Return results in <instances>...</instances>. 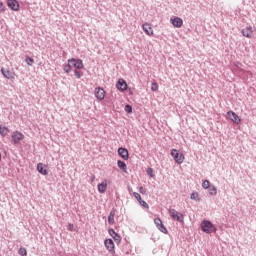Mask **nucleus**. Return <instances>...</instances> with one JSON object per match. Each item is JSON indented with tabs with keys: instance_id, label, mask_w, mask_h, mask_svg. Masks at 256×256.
Masks as SVG:
<instances>
[{
	"instance_id": "nucleus-1",
	"label": "nucleus",
	"mask_w": 256,
	"mask_h": 256,
	"mask_svg": "<svg viewBox=\"0 0 256 256\" xmlns=\"http://www.w3.org/2000/svg\"><path fill=\"white\" fill-rule=\"evenodd\" d=\"M200 229L206 235H211V233H217V226L211 222V220L204 219L200 223Z\"/></svg>"
},
{
	"instance_id": "nucleus-2",
	"label": "nucleus",
	"mask_w": 256,
	"mask_h": 256,
	"mask_svg": "<svg viewBox=\"0 0 256 256\" xmlns=\"http://www.w3.org/2000/svg\"><path fill=\"white\" fill-rule=\"evenodd\" d=\"M170 155L178 165H181L185 161V155L177 149H172Z\"/></svg>"
},
{
	"instance_id": "nucleus-3",
	"label": "nucleus",
	"mask_w": 256,
	"mask_h": 256,
	"mask_svg": "<svg viewBox=\"0 0 256 256\" xmlns=\"http://www.w3.org/2000/svg\"><path fill=\"white\" fill-rule=\"evenodd\" d=\"M168 213L171 219H173V221H177L178 223L185 222V215L181 214L180 212H177V210L171 208L168 210Z\"/></svg>"
},
{
	"instance_id": "nucleus-4",
	"label": "nucleus",
	"mask_w": 256,
	"mask_h": 256,
	"mask_svg": "<svg viewBox=\"0 0 256 256\" xmlns=\"http://www.w3.org/2000/svg\"><path fill=\"white\" fill-rule=\"evenodd\" d=\"M226 119H229V121H232V123H235L236 125H241V117H239L233 110L226 113Z\"/></svg>"
},
{
	"instance_id": "nucleus-5",
	"label": "nucleus",
	"mask_w": 256,
	"mask_h": 256,
	"mask_svg": "<svg viewBox=\"0 0 256 256\" xmlns=\"http://www.w3.org/2000/svg\"><path fill=\"white\" fill-rule=\"evenodd\" d=\"M68 63H71L72 67H75L76 70L85 69V64H83L82 59L70 58V59H68Z\"/></svg>"
},
{
	"instance_id": "nucleus-6",
	"label": "nucleus",
	"mask_w": 256,
	"mask_h": 256,
	"mask_svg": "<svg viewBox=\"0 0 256 256\" xmlns=\"http://www.w3.org/2000/svg\"><path fill=\"white\" fill-rule=\"evenodd\" d=\"M11 139L14 145H19V143L25 139V135L19 131H14L11 135Z\"/></svg>"
},
{
	"instance_id": "nucleus-7",
	"label": "nucleus",
	"mask_w": 256,
	"mask_h": 256,
	"mask_svg": "<svg viewBox=\"0 0 256 256\" xmlns=\"http://www.w3.org/2000/svg\"><path fill=\"white\" fill-rule=\"evenodd\" d=\"M104 246L106 247L107 251L111 253V255H115V242H113V239H105Z\"/></svg>"
},
{
	"instance_id": "nucleus-8",
	"label": "nucleus",
	"mask_w": 256,
	"mask_h": 256,
	"mask_svg": "<svg viewBox=\"0 0 256 256\" xmlns=\"http://www.w3.org/2000/svg\"><path fill=\"white\" fill-rule=\"evenodd\" d=\"M128 88L129 85L127 84V81L123 78H119L116 82V89H118V91H127Z\"/></svg>"
},
{
	"instance_id": "nucleus-9",
	"label": "nucleus",
	"mask_w": 256,
	"mask_h": 256,
	"mask_svg": "<svg viewBox=\"0 0 256 256\" xmlns=\"http://www.w3.org/2000/svg\"><path fill=\"white\" fill-rule=\"evenodd\" d=\"M0 71L5 79H15V72L9 70V68L2 67Z\"/></svg>"
},
{
	"instance_id": "nucleus-10",
	"label": "nucleus",
	"mask_w": 256,
	"mask_h": 256,
	"mask_svg": "<svg viewBox=\"0 0 256 256\" xmlns=\"http://www.w3.org/2000/svg\"><path fill=\"white\" fill-rule=\"evenodd\" d=\"M118 155L121 159H124V161H129V150H127V148L119 147Z\"/></svg>"
},
{
	"instance_id": "nucleus-11",
	"label": "nucleus",
	"mask_w": 256,
	"mask_h": 256,
	"mask_svg": "<svg viewBox=\"0 0 256 256\" xmlns=\"http://www.w3.org/2000/svg\"><path fill=\"white\" fill-rule=\"evenodd\" d=\"M94 95L98 101H103L105 99V90L101 87L95 88Z\"/></svg>"
},
{
	"instance_id": "nucleus-12",
	"label": "nucleus",
	"mask_w": 256,
	"mask_h": 256,
	"mask_svg": "<svg viewBox=\"0 0 256 256\" xmlns=\"http://www.w3.org/2000/svg\"><path fill=\"white\" fill-rule=\"evenodd\" d=\"M7 7L11 9V11H19L20 5L17 0H7Z\"/></svg>"
},
{
	"instance_id": "nucleus-13",
	"label": "nucleus",
	"mask_w": 256,
	"mask_h": 256,
	"mask_svg": "<svg viewBox=\"0 0 256 256\" xmlns=\"http://www.w3.org/2000/svg\"><path fill=\"white\" fill-rule=\"evenodd\" d=\"M108 233H109L110 237H112V239H114V241L117 243V245H119V243H121V235H119L117 232H115V229L109 228Z\"/></svg>"
},
{
	"instance_id": "nucleus-14",
	"label": "nucleus",
	"mask_w": 256,
	"mask_h": 256,
	"mask_svg": "<svg viewBox=\"0 0 256 256\" xmlns=\"http://www.w3.org/2000/svg\"><path fill=\"white\" fill-rule=\"evenodd\" d=\"M36 171H38L40 175H44V176L49 175V170H47V165L41 162L37 164Z\"/></svg>"
},
{
	"instance_id": "nucleus-15",
	"label": "nucleus",
	"mask_w": 256,
	"mask_h": 256,
	"mask_svg": "<svg viewBox=\"0 0 256 256\" xmlns=\"http://www.w3.org/2000/svg\"><path fill=\"white\" fill-rule=\"evenodd\" d=\"M173 27H176V29H181L183 27V19L179 17H174L170 19Z\"/></svg>"
},
{
	"instance_id": "nucleus-16",
	"label": "nucleus",
	"mask_w": 256,
	"mask_h": 256,
	"mask_svg": "<svg viewBox=\"0 0 256 256\" xmlns=\"http://www.w3.org/2000/svg\"><path fill=\"white\" fill-rule=\"evenodd\" d=\"M243 37H247V39H251L252 35H253V27L248 26L244 29H242L241 31Z\"/></svg>"
},
{
	"instance_id": "nucleus-17",
	"label": "nucleus",
	"mask_w": 256,
	"mask_h": 256,
	"mask_svg": "<svg viewBox=\"0 0 256 256\" xmlns=\"http://www.w3.org/2000/svg\"><path fill=\"white\" fill-rule=\"evenodd\" d=\"M142 29H143L144 33H146V35H148L149 37L153 36V28H151V24L144 23L142 25Z\"/></svg>"
},
{
	"instance_id": "nucleus-18",
	"label": "nucleus",
	"mask_w": 256,
	"mask_h": 256,
	"mask_svg": "<svg viewBox=\"0 0 256 256\" xmlns=\"http://www.w3.org/2000/svg\"><path fill=\"white\" fill-rule=\"evenodd\" d=\"M98 193H105L107 191V181L104 180L97 185Z\"/></svg>"
},
{
	"instance_id": "nucleus-19",
	"label": "nucleus",
	"mask_w": 256,
	"mask_h": 256,
	"mask_svg": "<svg viewBox=\"0 0 256 256\" xmlns=\"http://www.w3.org/2000/svg\"><path fill=\"white\" fill-rule=\"evenodd\" d=\"M115 213H116V210L115 208H112L109 215H108V223L110 225H114L115 224Z\"/></svg>"
},
{
	"instance_id": "nucleus-20",
	"label": "nucleus",
	"mask_w": 256,
	"mask_h": 256,
	"mask_svg": "<svg viewBox=\"0 0 256 256\" xmlns=\"http://www.w3.org/2000/svg\"><path fill=\"white\" fill-rule=\"evenodd\" d=\"M63 71L64 73H71V71H73V65L71 63H69V60H67V63L63 64Z\"/></svg>"
},
{
	"instance_id": "nucleus-21",
	"label": "nucleus",
	"mask_w": 256,
	"mask_h": 256,
	"mask_svg": "<svg viewBox=\"0 0 256 256\" xmlns=\"http://www.w3.org/2000/svg\"><path fill=\"white\" fill-rule=\"evenodd\" d=\"M9 128L7 126L0 125V135L1 137H7L9 135Z\"/></svg>"
},
{
	"instance_id": "nucleus-22",
	"label": "nucleus",
	"mask_w": 256,
	"mask_h": 256,
	"mask_svg": "<svg viewBox=\"0 0 256 256\" xmlns=\"http://www.w3.org/2000/svg\"><path fill=\"white\" fill-rule=\"evenodd\" d=\"M117 165L119 169H121V171H123L124 173H127V164L123 160H118Z\"/></svg>"
},
{
	"instance_id": "nucleus-23",
	"label": "nucleus",
	"mask_w": 256,
	"mask_h": 256,
	"mask_svg": "<svg viewBox=\"0 0 256 256\" xmlns=\"http://www.w3.org/2000/svg\"><path fill=\"white\" fill-rule=\"evenodd\" d=\"M25 63H27V65L29 67H33V64L35 63V59H33L30 56L26 55L25 56Z\"/></svg>"
},
{
	"instance_id": "nucleus-24",
	"label": "nucleus",
	"mask_w": 256,
	"mask_h": 256,
	"mask_svg": "<svg viewBox=\"0 0 256 256\" xmlns=\"http://www.w3.org/2000/svg\"><path fill=\"white\" fill-rule=\"evenodd\" d=\"M190 199H192L193 201H201V197H199V193L198 192H192L190 194Z\"/></svg>"
},
{
	"instance_id": "nucleus-25",
	"label": "nucleus",
	"mask_w": 256,
	"mask_h": 256,
	"mask_svg": "<svg viewBox=\"0 0 256 256\" xmlns=\"http://www.w3.org/2000/svg\"><path fill=\"white\" fill-rule=\"evenodd\" d=\"M208 191H209V195H212V196L217 195V187H215L214 185H211L208 188Z\"/></svg>"
},
{
	"instance_id": "nucleus-26",
	"label": "nucleus",
	"mask_w": 256,
	"mask_h": 256,
	"mask_svg": "<svg viewBox=\"0 0 256 256\" xmlns=\"http://www.w3.org/2000/svg\"><path fill=\"white\" fill-rule=\"evenodd\" d=\"M158 229L161 231V233H164L165 235L169 233V230H167V227H165V224L163 223L158 226Z\"/></svg>"
},
{
	"instance_id": "nucleus-27",
	"label": "nucleus",
	"mask_w": 256,
	"mask_h": 256,
	"mask_svg": "<svg viewBox=\"0 0 256 256\" xmlns=\"http://www.w3.org/2000/svg\"><path fill=\"white\" fill-rule=\"evenodd\" d=\"M124 111H126L128 115H131V113H133V106H131V104H126L124 107Z\"/></svg>"
},
{
	"instance_id": "nucleus-28",
	"label": "nucleus",
	"mask_w": 256,
	"mask_h": 256,
	"mask_svg": "<svg viewBox=\"0 0 256 256\" xmlns=\"http://www.w3.org/2000/svg\"><path fill=\"white\" fill-rule=\"evenodd\" d=\"M146 173L151 178L155 177V170L151 167L147 168Z\"/></svg>"
},
{
	"instance_id": "nucleus-29",
	"label": "nucleus",
	"mask_w": 256,
	"mask_h": 256,
	"mask_svg": "<svg viewBox=\"0 0 256 256\" xmlns=\"http://www.w3.org/2000/svg\"><path fill=\"white\" fill-rule=\"evenodd\" d=\"M18 255L27 256V249L25 247H20L18 250Z\"/></svg>"
},
{
	"instance_id": "nucleus-30",
	"label": "nucleus",
	"mask_w": 256,
	"mask_h": 256,
	"mask_svg": "<svg viewBox=\"0 0 256 256\" xmlns=\"http://www.w3.org/2000/svg\"><path fill=\"white\" fill-rule=\"evenodd\" d=\"M211 186V182L209 180H204L202 182V188L203 189H208Z\"/></svg>"
},
{
	"instance_id": "nucleus-31",
	"label": "nucleus",
	"mask_w": 256,
	"mask_h": 256,
	"mask_svg": "<svg viewBox=\"0 0 256 256\" xmlns=\"http://www.w3.org/2000/svg\"><path fill=\"white\" fill-rule=\"evenodd\" d=\"M151 91H159V84H157V82H152Z\"/></svg>"
},
{
	"instance_id": "nucleus-32",
	"label": "nucleus",
	"mask_w": 256,
	"mask_h": 256,
	"mask_svg": "<svg viewBox=\"0 0 256 256\" xmlns=\"http://www.w3.org/2000/svg\"><path fill=\"white\" fill-rule=\"evenodd\" d=\"M138 203L141 205V207H144V209H149V204H147L145 200L141 199L138 201Z\"/></svg>"
},
{
	"instance_id": "nucleus-33",
	"label": "nucleus",
	"mask_w": 256,
	"mask_h": 256,
	"mask_svg": "<svg viewBox=\"0 0 256 256\" xmlns=\"http://www.w3.org/2000/svg\"><path fill=\"white\" fill-rule=\"evenodd\" d=\"M154 223L157 227V229L159 228V226H161L163 224V221L161 220V218H155L154 219Z\"/></svg>"
},
{
	"instance_id": "nucleus-34",
	"label": "nucleus",
	"mask_w": 256,
	"mask_h": 256,
	"mask_svg": "<svg viewBox=\"0 0 256 256\" xmlns=\"http://www.w3.org/2000/svg\"><path fill=\"white\" fill-rule=\"evenodd\" d=\"M74 75H75L76 79H81V77L83 76V72H81L79 70H74Z\"/></svg>"
},
{
	"instance_id": "nucleus-35",
	"label": "nucleus",
	"mask_w": 256,
	"mask_h": 256,
	"mask_svg": "<svg viewBox=\"0 0 256 256\" xmlns=\"http://www.w3.org/2000/svg\"><path fill=\"white\" fill-rule=\"evenodd\" d=\"M67 229H68V231H77V229H75V225L72 224V223H69V224H68Z\"/></svg>"
},
{
	"instance_id": "nucleus-36",
	"label": "nucleus",
	"mask_w": 256,
	"mask_h": 256,
	"mask_svg": "<svg viewBox=\"0 0 256 256\" xmlns=\"http://www.w3.org/2000/svg\"><path fill=\"white\" fill-rule=\"evenodd\" d=\"M133 196L135 197V199H137L138 202H140L141 199H142V198H141V194H139V193H137V192H134V193H133Z\"/></svg>"
},
{
	"instance_id": "nucleus-37",
	"label": "nucleus",
	"mask_w": 256,
	"mask_h": 256,
	"mask_svg": "<svg viewBox=\"0 0 256 256\" xmlns=\"http://www.w3.org/2000/svg\"><path fill=\"white\" fill-rule=\"evenodd\" d=\"M5 5H3V2L0 1V13H5Z\"/></svg>"
},
{
	"instance_id": "nucleus-38",
	"label": "nucleus",
	"mask_w": 256,
	"mask_h": 256,
	"mask_svg": "<svg viewBox=\"0 0 256 256\" xmlns=\"http://www.w3.org/2000/svg\"><path fill=\"white\" fill-rule=\"evenodd\" d=\"M139 192H140L142 195H145V193H147V191H146L145 188H143V187H140V188H139Z\"/></svg>"
},
{
	"instance_id": "nucleus-39",
	"label": "nucleus",
	"mask_w": 256,
	"mask_h": 256,
	"mask_svg": "<svg viewBox=\"0 0 256 256\" xmlns=\"http://www.w3.org/2000/svg\"><path fill=\"white\" fill-rule=\"evenodd\" d=\"M94 180H95V176H92V177H91V181H94Z\"/></svg>"
},
{
	"instance_id": "nucleus-40",
	"label": "nucleus",
	"mask_w": 256,
	"mask_h": 256,
	"mask_svg": "<svg viewBox=\"0 0 256 256\" xmlns=\"http://www.w3.org/2000/svg\"><path fill=\"white\" fill-rule=\"evenodd\" d=\"M0 161H1V153H0Z\"/></svg>"
}]
</instances>
